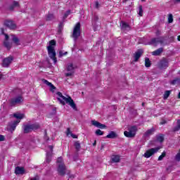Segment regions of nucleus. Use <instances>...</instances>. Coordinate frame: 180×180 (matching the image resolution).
<instances>
[{"label": "nucleus", "mask_w": 180, "mask_h": 180, "mask_svg": "<svg viewBox=\"0 0 180 180\" xmlns=\"http://www.w3.org/2000/svg\"><path fill=\"white\" fill-rule=\"evenodd\" d=\"M13 94L17 95L15 97H13L8 100V105L11 108H15L18 105L23 103V96H22V90L20 89H16L13 91Z\"/></svg>", "instance_id": "f257e3e1"}, {"label": "nucleus", "mask_w": 180, "mask_h": 180, "mask_svg": "<svg viewBox=\"0 0 180 180\" xmlns=\"http://www.w3.org/2000/svg\"><path fill=\"white\" fill-rule=\"evenodd\" d=\"M56 95H58V101L60 102V103H61V105H65L66 103H68L70 106H71V108H72V109L74 110H77V104H75V103L74 102V100H72V98L70 96H68V98L63 96V94L60 91H58L56 93Z\"/></svg>", "instance_id": "f03ea898"}, {"label": "nucleus", "mask_w": 180, "mask_h": 180, "mask_svg": "<svg viewBox=\"0 0 180 180\" xmlns=\"http://www.w3.org/2000/svg\"><path fill=\"white\" fill-rule=\"evenodd\" d=\"M56 41L52 39L49 41V46H47L48 54L51 60H53L54 64H57V58L56 57V50L54 49V46H56Z\"/></svg>", "instance_id": "7ed1b4c3"}, {"label": "nucleus", "mask_w": 180, "mask_h": 180, "mask_svg": "<svg viewBox=\"0 0 180 180\" xmlns=\"http://www.w3.org/2000/svg\"><path fill=\"white\" fill-rule=\"evenodd\" d=\"M79 36H81V23L77 22L73 29V32L72 34V37L74 39V41H77Z\"/></svg>", "instance_id": "20e7f679"}, {"label": "nucleus", "mask_w": 180, "mask_h": 180, "mask_svg": "<svg viewBox=\"0 0 180 180\" xmlns=\"http://www.w3.org/2000/svg\"><path fill=\"white\" fill-rule=\"evenodd\" d=\"M136 131H137V127L132 126L128 129V131H124V134L125 137L133 139L136 136Z\"/></svg>", "instance_id": "39448f33"}, {"label": "nucleus", "mask_w": 180, "mask_h": 180, "mask_svg": "<svg viewBox=\"0 0 180 180\" xmlns=\"http://www.w3.org/2000/svg\"><path fill=\"white\" fill-rule=\"evenodd\" d=\"M164 41H165V39L164 37H160L156 38H153L150 42H148V44L153 45V46H158V44H164Z\"/></svg>", "instance_id": "423d86ee"}, {"label": "nucleus", "mask_w": 180, "mask_h": 180, "mask_svg": "<svg viewBox=\"0 0 180 180\" xmlns=\"http://www.w3.org/2000/svg\"><path fill=\"white\" fill-rule=\"evenodd\" d=\"M58 173L60 176H64L65 174H70V171L67 170V167L64 163L58 165Z\"/></svg>", "instance_id": "0eeeda50"}, {"label": "nucleus", "mask_w": 180, "mask_h": 180, "mask_svg": "<svg viewBox=\"0 0 180 180\" xmlns=\"http://www.w3.org/2000/svg\"><path fill=\"white\" fill-rule=\"evenodd\" d=\"M75 68H77V67L74 66L72 63H69L66 68V71L69 72L65 74V77H72L75 73Z\"/></svg>", "instance_id": "6e6552de"}, {"label": "nucleus", "mask_w": 180, "mask_h": 180, "mask_svg": "<svg viewBox=\"0 0 180 180\" xmlns=\"http://www.w3.org/2000/svg\"><path fill=\"white\" fill-rule=\"evenodd\" d=\"M13 61V56H10L3 59L1 65L4 68H9V65H11V64H12Z\"/></svg>", "instance_id": "1a4fd4ad"}, {"label": "nucleus", "mask_w": 180, "mask_h": 180, "mask_svg": "<svg viewBox=\"0 0 180 180\" xmlns=\"http://www.w3.org/2000/svg\"><path fill=\"white\" fill-rule=\"evenodd\" d=\"M4 26L11 30H15V29L18 27L16 23H15V22H13L12 20H6L4 21Z\"/></svg>", "instance_id": "9d476101"}, {"label": "nucleus", "mask_w": 180, "mask_h": 180, "mask_svg": "<svg viewBox=\"0 0 180 180\" xmlns=\"http://www.w3.org/2000/svg\"><path fill=\"white\" fill-rule=\"evenodd\" d=\"M169 65V62L167 58H163L158 63V68H160V70H167Z\"/></svg>", "instance_id": "9b49d317"}, {"label": "nucleus", "mask_w": 180, "mask_h": 180, "mask_svg": "<svg viewBox=\"0 0 180 180\" xmlns=\"http://www.w3.org/2000/svg\"><path fill=\"white\" fill-rule=\"evenodd\" d=\"M160 148H150L144 153L143 156L145 158H150L152 155H154L155 153H158Z\"/></svg>", "instance_id": "f8f14e48"}, {"label": "nucleus", "mask_w": 180, "mask_h": 180, "mask_svg": "<svg viewBox=\"0 0 180 180\" xmlns=\"http://www.w3.org/2000/svg\"><path fill=\"white\" fill-rule=\"evenodd\" d=\"M48 148L49 149V152H46V161L48 164H50L51 162V157H53V149L54 148V146H49Z\"/></svg>", "instance_id": "ddd939ff"}, {"label": "nucleus", "mask_w": 180, "mask_h": 180, "mask_svg": "<svg viewBox=\"0 0 180 180\" xmlns=\"http://www.w3.org/2000/svg\"><path fill=\"white\" fill-rule=\"evenodd\" d=\"M91 124L95 126V127H98V129H105L106 127L105 124H101L96 120H91Z\"/></svg>", "instance_id": "4468645a"}, {"label": "nucleus", "mask_w": 180, "mask_h": 180, "mask_svg": "<svg viewBox=\"0 0 180 180\" xmlns=\"http://www.w3.org/2000/svg\"><path fill=\"white\" fill-rule=\"evenodd\" d=\"M143 53H144V51H143V49H139L134 53V58L135 63H136V61H139V59L140 58V57H141V56H143Z\"/></svg>", "instance_id": "2eb2a0df"}, {"label": "nucleus", "mask_w": 180, "mask_h": 180, "mask_svg": "<svg viewBox=\"0 0 180 180\" xmlns=\"http://www.w3.org/2000/svg\"><path fill=\"white\" fill-rule=\"evenodd\" d=\"M120 27L123 32H126V31L130 30V25H129V24H127V22H124V21L120 22Z\"/></svg>", "instance_id": "dca6fc26"}, {"label": "nucleus", "mask_w": 180, "mask_h": 180, "mask_svg": "<svg viewBox=\"0 0 180 180\" xmlns=\"http://www.w3.org/2000/svg\"><path fill=\"white\" fill-rule=\"evenodd\" d=\"M20 122V121L19 120H15V121H12L9 123V127H10V130L11 131H15V129H16V126H18V124H19V123Z\"/></svg>", "instance_id": "f3484780"}, {"label": "nucleus", "mask_w": 180, "mask_h": 180, "mask_svg": "<svg viewBox=\"0 0 180 180\" xmlns=\"http://www.w3.org/2000/svg\"><path fill=\"white\" fill-rule=\"evenodd\" d=\"M155 131V128L152 127L150 129H148L143 134V136L147 138L150 137V136H152V134H154V132Z\"/></svg>", "instance_id": "a211bd4d"}, {"label": "nucleus", "mask_w": 180, "mask_h": 180, "mask_svg": "<svg viewBox=\"0 0 180 180\" xmlns=\"http://www.w3.org/2000/svg\"><path fill=\"white\" fill-rule=\"evenodd\" d=\"M18 7H19V2L16 1H13V4L8 6V11H11V12H13V11H15V8Z\"/></svg>", "instance_id": "6ab92c4d"}, {"label": "nucleus", "mask_w": 180, "mask_h": 180, "mask_svg": "<svg viewBox=\"0 0 180 180\" xmlns=\"http://www.w3.org/2000/svg\"><path fill=\"white\" fill-rule=\"evenodd\" d=\"M11 37H12V41L13 42L14 44H16V46L20 45V41L19 40V38L16 37V35L12 34Z\"/></svg>", "instance_id": "aec40b11"}, {"label": "nucleus", "mask_w": 180, "mask_h": 180, "mask_svg": "<svg viewBox=\"0 0 180 180\" xmlns=\"http://www.w3.org/2000/svg\"><path fill=\"white\" fill-rule=\"evenodd\" d=\"M15 174H16V175L25 174V169L23 167H17L15 170Z\"/></svg>", "instance_id": "412c9836"}, {"label": "nucleus", "mask_w": 180, "mask_h": 180, "mask_svg": "<svg viewBox=\"0 0 180 180\" xmlns=\"http://www.w3.org/2000/svg\"><path fill=\"white\" fill-rule=\"evenodd\" d=\"M32 131V128L30 127V124L24 125L23 127V133L25 134H27L28 133H30Z\"/></svg>", "instance_id": "4be33fe9"}, {"label": "nucleus", "mask_w": 180, "mask_h": 180, "mask_svg": "<svg viewBox=\"0 0 180 180\" xmlns=\"http://www.w3.org/2000/svg\"><path fill=\"white\" fill-rule=\"evenodd\" d=\"M117 138V134L116 132L111 131L109 134L106 136V139H116Z\"/></svg>", "instance_id": "5701e85b"}, {"label": "nucleus", "mask_w": 180, "mask_h": 180, "mask_svg": "<svg viewBox=\"0 0 180 180\" xmlns=\"http://www.w3.org/2000/svg\"><path fill=\"white\" fill-rule=\"evenodd\" d=\"M162 51H164V49L159 48L158 49L152 52V54H153V56H160L162 53Z\"/></svg>", "instance_id": "b1692460"}, {"label": "nucleus", "mask_w": 180, "mask_h": 180, "mask_svg": "<svg viewBox=\"0 0 180 180\" xmlns=\"http://www.w3.org/2000/svg\"><path fill=\"white\" fill-rule=\"evenodd\" d=\"M4 46L7 50H11V49H12V43L9 42V41H4Z\"/></svg>", "instance_id": "393cba45"}, {"label": "nucleus", "mask_w": 180, "mask_h": 180, "mask_svg": "<svg viewBox=\"0 0 180 180\" xmlns=\"http://www.w3.org/2000/svg\"><path fill=\"white\" fill-rule=\"evenodd\" d=\"M99 20V16L96 13L92 14V23L96 25V22Z\"/></svg>", "instance_id": "a878e982"}, {"label": "nucleus", "mask_w": 180, "mask_h": 180, "mask_svg": "<svg viewBox=\"0 0 180 180\" xmlns=\"http://www.w3.org/2000/svg\"><path fill=\"white\" fill-rule=\"evenodd\" d=\"M30 127H31V130L33 131V130H37L40 129V125L37 123L35 124H30Z\"/></svg>", "instance_id": "bb28decb"}, {"label": "nucleus", "mask_w": 180, "mask_h": 180, "mask_svg": "<svg viewBox=\"0 0 180 180\" xmlns=\"http://www.w3.org/2000/svg\"><path fill=\"white\" fill-rule=\"evenodd\" d=\"M76 151L78 153L81 150V143L77 141L74 143Z\"/></svg>", "instance_id": "cd10ccee"}, {"label": "nucleus", "mask_w": 180, "mask_h": 180, "mask_svg": "<svg viewBox=\"0 0 180 180\" xmlns=\"http://www.w3.org/2000/svg\"><path fill=\"white\" fill-rule=\"evenodd\" d=\"M111 160L112 162H120V156L112 155Z\"/></svg>", "instance_id": "c85d7f7f"}, {"label": "nucleus", "mask_w": 180, "mask_h": 180, "mask_svg": "<svg viewBox=\"0 0 180 180\" xmlns=\"http://www.w3.org/2000/svg\"><path fill=\"white\" fill-rule=\"evenodd\" d=\"M71 136V137H72V139H78V136L72 134V132H71V130L70 129V128L67 129V136Z\"/></svg>", "instance_id": "c756f323"}, {"label": "nucleus", "mask_w": 180, "mask_h": 180, "mask_svg": "<svg viewBox=\"0 0 180 180\" xmlns=\"http://www.w3.org/2000/svg\"><path fill=\"white\" fill-rule=\"evenodd\" d=\"M145 66L146 67V68L151 67V61L150 60V58H145Z\"/></svg>", "instance_id": "7c9ffc66"}, {"label": "nucleus", "mask_w": 180, "mask_h": 180, "mask_svg": "<svg viewBox=\"0 0 180 180\" xmlns=\"http://www.w3.org/2000/svg\"><path fill=\"white\" fill-rule=\"evenodd\" d=\"M157 141H159V143H162L164 141V135L162 134H160L159 136H156Z\"/></svg>", "instance_id": "2f4dec72"}, {"label": "nucleus", "mask_w": 180, "mask_h": 180, "mask_svg": "<svg viewBox=\"0 0 180 180\" xmlns=\"http://www.w3.org/2000/svg\"><path fill=\"white\" fill-rule=\"evenodd\" d=\"M179 130H180V120H177V124L173 129V131H179Z\"/></svg>", "instance_id": "473e14b6"}, {"label": "nucleus", "mask_w": 180, "mask_h": 180, "mask_svg": "<svg viewBox=\"0 0 180 180\" xmlns=\"http://www.w3.org/2000/svg\"><path fill=\"white\" fill-rule=\"evenodd\" d=\"M55 19L54 15L51 13H49L46 15V20L50 21V20H53Z\"/></svg>", "instance_id": "72a5a7b5"}, {"label": "nucleus", "mask_w": 180, "mask_h": 180, "mask_svg": "<svg viewBox=\"0 0 180 180\" xmlns=\"http://www.w3.org/2000/svg\"><path fill=\"white\" fill-rule=\"evenodd\" d=\"M171 95V91H166L163 95L164 99H168V97Z\"/></svg>", "instance_id": "f704fd0d"}, {"label": "nucleus", "mask_w": 180, "mask_h": 180, "mask_svg": "<svg viewBox=\"0 0 180 180\" xmlns=\"http://www.w3.org/2000/svg\"><path fill=\"white\" fill-rule=\"evenodd\" d=\"M170 84L172 85H175L176 84H180V79L179 78H176L174 80H172Z\"/></svg>", "instance_id": "c9c22d12"}, {"label": "nucleus", "mask_w": 180, "mask_h": 180, "mask_svg": "<svg viewBox=\"0 0 180 180\" xmlns=\"http://www.w3.org/2000/svg\"><path fill=\"white\" fill-rule=\"evenodd\" d=\"M143 6L140 5L139 6V11H138V15H139V16H143Z\"/></svg>", "instance_id": "e433bc0d"}, {"label": "nucleus", "mask_w": 180, "mask_h": 180, "mask_svg": "<svg viewBox=\"0 0 180 180\" xmlns=\"http://www.w3.org/2000/svg\"><path fill=\"white\" fill-rule=\"evenodd\" d=\"M166 155H167V152L164 151L162 153V155L159 156L158 161H162V160H164V158H165Z\"/></svg>", "instance_id": "4c0bfd02"}, {"label": "nucleus", "mask_w": 180, "mask_h": 180, "mask_svg": "<svg viewBox=\"0 0 180 180\" xmlns=\"http://www.w3.org/2000/svg\"><path fill=\"white\" fill-rule=\"evenodd\" d=\"M14 117H15V119H22L23 117V114H19V113H15L13 115Z\"/></svg>", "instance_id": "58836bf2"}, {"label": "nucleus", "mask_w": 180, "mask_h": 180, "mask_svg": "<svg viewBox=\"0 0 180 180\" xmlns=\"http://www.w3.org/2000/svg\"><path fill=\"white\" fill-rule=\"evenodd\" d=\"M173 22H174V16L172 15V14H169L168 22L169 23H172Z\"/></svg>", "instance_id": "ea45409f"}, {"label": "nucleus", "mask_w": 180, "mask_h": 180, "mask_svg": "<svg viewBox=\"0 0 180 180\" xmlns=\"http://www.w3.org/2000/svg\"><path fill=\"white\" fill-rule=\"evenodd\" d=\"M96 136H103V131L101 129H97L95 132Z\"/></svg>", "instance_id": "a19ab883"}, {"label": "nucleus", "mask_w": 180, "mask_h": 180, "mask_svg": "<svg viewBox=\"0 0 180 180\" xmlns=\"http://www.w3.org/2000/svg\"><path fill=\"white\" fill-rule=\"evenodd\" d=\"M57 164H58V165L59 164H64V162H63V157H59V158H58Z\"/></svg>", "instance_id": "79ce46f5"}, {"label": "nucleus", "mask_w": 180, "mask_h": 180, "mask_svg": "<svg viewBox=\"0 0 180 180\" xmlns=\"http://www.w3.org/2000/svg\"><path fill=\"white\" fill-rule=\"evenodd\" d=\"M71 14V10H68L65 13V14H64V15H63V18H68V16L70 15Z\"/></svg>", "instance_id": "37998d69"}, {"label": "nucleus", "mask_w": 180, "mask_h": 180, "mask_svg": "<svg viewBox=\"0 0 180 180\" xmlns=\"http://www.w3.org/2000/svg\"><path fill=\"white\" fill-rule=\"evenodd\" d=\"M42 82L44 84H45L46 85H48V86H49L50 85H51V83L49 82V81L46 80V79H41Z\"/></svg>", "instance_id": "c03bdc74"}, {"label": "nucleus", "mask_w": 180, "mask_h": 180, "mask_svg": "<svg viewBox=\"0 0 180 180\" xmlns=\"http://www.w3.org/2000/svg\"><path fill=\"white\" fill-rule=\"evenodd\" d=\"M49 87L50 89L52 92H54V90H56V86L54 85H53V84L51 83V84H49Z\"/></svg>", "instance_id": "a18cd8bd"}, {"label": "nucleus", "mask_w": 180, "mask_h": 180, "mask_svg": "<svg viewBox=\"0 0 180 180\" xmlns=\"http://www.w3.org/2000/svg\"><path fill=\"white\" fill-rule=\"evenodd\" d=\"M63 26H64V22H60L59 24V30L58 32H61V30H63Z\"/></svg>", "instance_id": "49530a36"}, {"label": "nucleus", "mask_w": 180, "mask_h": 180, "mask_svg": "<svg viewBox=\"0 0 180 180\" xmlns=\"http://www.w3.org/2000/svg\"><path fill=\"white\" fill-rule=\"evenodd\" d=\"M66 54H68V52H65L63 54V51L59 52V57H63V56H66Z\"/></svg>", "instance_id": "de8ad7c7"}, {"label": "nucleus", "mask_w": 180, "mask_h": 180, "mask_svg": "<svg viewBox=\"0 0 180 180\" xmlns=\"http://www.w3.org/2000/svg\"><path fill=\"white\" fill-rule=\"evenodd\" d=\"M4 36H5L4 41H8V40H9V35H8V34H4Z\"/></svg>", "instance_id": "09e8293b"}, {"label": "nucleus", "mask_w": 180, "mask_h": 180, "mask_svg": "<svg viewBox=\"0 0 180 180\" xmlns=\"http://www.w3.org/2000/svg\"><path fill=\"white\" fill-rule=\"evenodd\" d=\"M0 141H5V136L0 134Z\"/></svg>", "instance_id": "8fccbe9b"}, {"label": "nucleus", "mask_w": 180, "mask_h": 180, "mask_svg": "<svg viewBox=\"0 0 180 180\" xmlns=\"http://www.w3.org/2000/svg\"><path fill=\"white\" fill-rule=\"evenodd\" d=\"M172 2L174 4H180V0H172Z\"/></svg>", "instance_id": "3c124183"}, {"label": "nucleus", "mask_w": 180, "mask_h": 180, "mask_svg": "<svg viewBox=\"0 0 180 180\" xmlns=\"http://www.w3.org/2000/svg\"><path fill=\"white\" fill-rule=\"evenodd\" d=\"M40 178L39 176H35L34 177L32 178L30 180H39Z\"/></svg>", "instance_id": "603ef678"}, {"label": "nucleus", "mask_w": 180, "mask_h": 180, "mask_svg": "<svg viewBox=\"0 0 180 180\" xmlns=\"http://www.w3.org/2000/svg\"><path fill=\"white\" fill-rule=\"evenodd\" d=\"M95 8H96V9L99 8V2L96 1V3H95Z\"/></svg>", "instance_id": "864d4df0"}, {"label": "nucleus", "mask_w": 180, "mask_h": 180, "mask_svg": "<svg viewBox=\"0 0 180 180\" xmlns=\"http://www.w3.org/2000/svg\"><path fill=\"white\" fill-rule=\"evenodd\" d=\"M160 34H161V31H160V30H157L156 31V36H160Z\"/></svg>", "instance_id": "5fc2aeb1"}, {"label": "nucleus", "mask_w": 180, "mask_h": 180, "mask_svg": "<svg viewBox=\"0 0 180 180\" xmlns=\"http://www.w3.org/2000/svg\"><path fill=\"white\" fill-rule=\"evenodd\" d=\"M1 34H4V36L6 34V33H5V32L4 31V28H1Z\"/></svg>", "instance_id": "6e6d98bb"}, {"label": "nucleus", "mask_w": 180, "mask_h": 180, "mask_svg": "<svg viewBox=\"0 0 180 180\" xmlns=\"http://www.w3.org/2000/svg\"><path fill=\"white\" fill-rule=\"evenodd\" d=\"M165 123H167V121H163L160 122V124H165Z\"/></svg>", "instance_id": "4d7b16f0"}, {"label": "nucleus", "mask_w": 180, "mask_h": 180, "mask_svg": "<svg viewBox=\"0 0 180 180\" xmlns=\"http://www.w3.org/2000/svg\"><path fill=\"white\" fill-rule=\"evenodd\" d=\"M178 99H180V91L178 94V96H177Z\"/></svg>", "instance_id": "13d9d810"}, {"label": "nucleus", "mask_w": 180, "mask_h": 180, "mask_svg": "<svg viewBox=\"0 0 180 180\" xmlns=\"http://www.w3.org/2000/svg\"><path fill=\"white\" fill-rule=\"evenodd\" d=\"M94 147H95V146H96V141H94V143H93Z\"/></svg>", "instance_id": "bf43d9fd"}, {"label": "nucleus", "mask_w": 180, "mask_h": 180, "mask_svg": "<svg viewBox=\"0 0 180 180\" xmlns=\"http://www.w3.org/2000/svg\"><path fill=\"white\" fill-rule=\"evenodd\" d=\"M177 40H178L179 41H180V35H179V36L177 37Z\"/></svg>", "instance_id": "052dcab7"}, {"label": "nucleus", "mask_w": 180, "mask_h": 180, "mask_svg": "<svg viewBox=\"0 0 180 180\" xmlns=\"http://www.w3.org/2000/svg\"><path fill=\"white\" fill-rule=\"evenodd\" d=\"M4 77V75H0V81H1V79Z\"/></svg>", "instance_id": "680f3d73"}, {"label": "nucleus", "mask_w": 180, "mask_h": 180, "mask_svg": "<svg viewBox=\"0 0 180 180\" xmlns=\"http://www.w3.org/2000/svg\"><path fill=\"white\" fill-rule=\"evenodd\" d=\"M104 148L103 145H101V150Z\"/></svg>", "instance_id": "e2e57ef3"}, {"label": "nucleus", "mask_w": 180, "mask_h": 180, "mask_svg": "<svg viewBox=\"0 0 180 180\" xmlns=\"http://www.w3.org/2000/svg\"><path fill=\"white\" fill-rule=\"evenodd\" d=\"M142 106H144V103H142Z\"/></svg>", "instance_id": "0e129e2a"}, {"label": "nucleus", "mask_w": 180, "mask_h": 180, "mask_svg": "<svg viewBox=\"0 0 180 180\" xmlns=\"http://www.w3.org/2000/svg\"><path fill=\"white\" fill-rule=\"evenodd\" d=\"M124 2H127V1H129V0H124Z\"/></svg>", "instance_id": "69168bd1"}, {"label": "nucleus", "mask_w": 180, "mask_h": 180, "mask_svg": "<svg viewBox=\"0 0 180 180\" xmlns=\"http://www.w3.org/2000/svg\"><path fill=\"white\" fill-rule=\"evenodd\" d=\"M56 108H53L54 112H56Z\"/></svg>", "instance_id": "338daca9"}, {"label": "nucleus", "mask_w": 180, "mask_h": 180, "mask_svg": "<svg viewBox=\"0 0 180 180\" xmlns=\"http://www.w3.org/2000/svg\"><path fill=\"white\" fill-rule=\"evenodd\" d=\"M142 1V2H144L146 0H141Z\"/></svg>", "instance_id": "774afa93"}]
</instances>
